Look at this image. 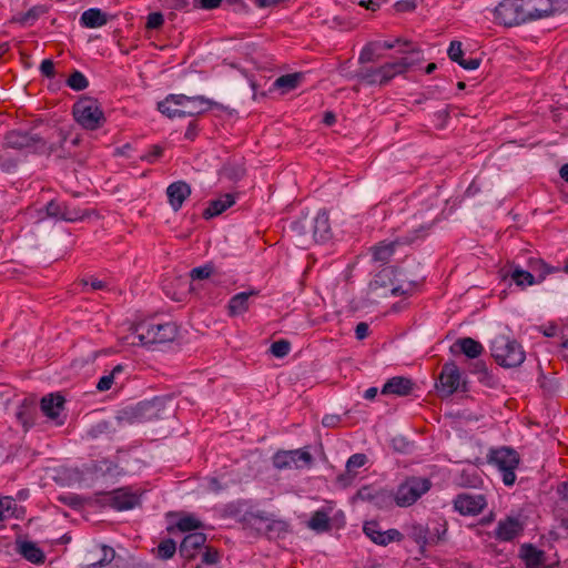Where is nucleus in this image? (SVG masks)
Wrapping results in <instances>:
<instances>
[{"label":"nucleus","mask_w":568,"mask_h":568,"mask_svg":"<svg viewBox=\"0 0 568 568\" xmlns=\"http://www.w3.org/2000/svg\"><path fill=\"white\" fill-rule=\"evenodd\" d=\"M211 102L203 95L169 94L158 103V110L170 119L196 116L210 109Z\"/></svg>","instance_id":"obj_1"},{"label":"nucleus","mask_w":568,"mask_h":568,"mask_svg":"<svg viewBox=\"0 0 568 568\" xmlns=\"http://www.w3.org/2000/svg\"><path fill=\"white\" fill-rule=\"evenodd\" d=\"M491 356L503 367L513 368L520 366L525 361L523 346L507 335H497L490 345Z\"/></svg>","instance_id":"obj_2"},{"label":"nucleus","mask_w":568,"mask_h":568,"mask_svg":"<svg viewBox=\"0 0 568 568\" xmlns=\"http://www.w3.org/2000/svg\"><path fill=\"white\" fill-rule=\"evenodd\" d=\"M3 146L14 150H29L34 153H53L52 144H48L44 138L32 131L11 130L3 138Z\"/></svg>","instance_id":"obj_3"},{"label":"nucleus","mask_w":568,"mask_h":568,"mask_svg":"<svg viewBox=\"0 0 568 568\" xmlns=\"http://www.w3.org/2000/svg\"><path fill=\"white\" fill-rule=\"evenodd\" d=\"M395 271L393 268H383L379 271L374 278L369 282L368 288L372 293L377 296H399L409 295L415 288L416 284L413 281L406 284H396L394 281Z\"/></svg>","instance_id":"obj_4"},{"label":"nucleus","mask_w":568,"mask_h":568,"mask_svg":"<svg viewBox=\"0 0 568 568\" xmlns=\"http://www.w3.org/2000/svg\"><path fill=\"white\" fill-rule=\"evenodd\" d=\"M74 120L87 130H97L105 122L104 113L98 100L90 97L80 98L72 108Z\"/></svg>","instance_id":"obj_5"},{"label":"nucleus","mask_w":568,"mask_h":568,"mask_svg":"<svg viewBox=\"0 0 568 568\" xmlns=\"http://www.w3.org/2000/svg\"><path fill=\"white\" fill-rule=\"evenodd\" d=\"M430 225H419L406 235L396 237L393 241H382L374 245L371 251L373 260L381 263H387L396 248L404 245H410L419 239H424L428 235Z\"/></svg>","instance_id":"obj_6"},{"label":"nucleus","mask_w":568,"mask_h":568,"mask_svg":"<svg viewBox=\"0 0 568 568\" xmlns=\"http://www.w3.org/2000/svg\"><path fill=\"white\" fill-rule=\"evenodd\" d=\"M488 462L497 467L501 473L503 483L506 486H513L516 481V473L520 457L519 454L510 447H500L493 449L488 456Z\"/></svg>","instance_id":"obj_7"},{"label":"nucleus","mask_w":568,"mask_h":568,"mask_svg":"<svg viewBox=\"0 0 568 568\" xmlns=\"http://www.w3.org/2000/svg\"><path fill=\"white\" fill-rule=\"evenodd\" d=\"M430 488L432 483L429 479L423 477H409L397 487L393 499L398 507H409Z\"/></svg>","instance_id":"obj_8"},{"label":"nucleus","mask_w":568,"mask_h":568,"mask_svg":"<svg viewBox=\"0 0 568 568\" xmlns=\"http://www.w3.org/2000/svg\"><path fill=\"white\" fill-rule=\"evenodd\" d=\"M138 337L144 345L172 342L178 335V327L174 323L163 324H140Z\"/></svg>","instance_id":"obj_9"},{"label":"nucleus","mask_w":568,"mask_h":568,"mask_svg":"<svg viewBox=\"0 0 568 568\" xmlns=\"http://www.w3.org/2000/svg\"><path fill=\"white\" fill-rule=\"evenodd\" d=\"M521 0H503L495 7L494 20L505 27L527 23Z\"/></svg>","instance_id":"obj_10"},{"label":"nucleus","mask_w":568,"mask_h":568,"mask_svg":"<svg viewBox=\"0 0 568 568\" xmlns=\"http://www.w3.org/2000/svg\"><path fill=\"white\" fill-rule=\"evenodd\" d=\"M162 400L153 398L136 404L134 407L123 409L121 412V419L128 423H143L160 417Z\"/></svg>","instance_id":"obj_11"},{"label":"nucleus","mask_w":568,"mask_h":568,"mask_svg":"<svg viewBox=\"0 0 568 568\" xmlns=\"http://www.w3.org/2000/svg\"><path fill=\"white\" fill-rule=\"evenodd\" d=\"M313 457L305 449L278 450L272 457L273 466L276 469L303 468L310 466Z\"/></svg>","instance_id":"obj_12"},{"label":"nucleus","mask_w":568,"mask_h":568,"mask_svg":"<svg viewBox=\"0 0 568 568\" xmlns=\"http://www.w3.org/2000/svg\"><path fill=\"white\" fill-rule=\"evenodd\" d=\"M460 385V372L454 362L443 365L436 388L443 397H448L458 390Z\"/></svg>","instance_id":"obj_13"},{"label":"nucleus","mask_w":568,"mask_h":568,"mask_svg":"<svg viewBox=\"0 0 568 568\" xmlns=\"http://www.w3.org/2000/svg\"><path fill=\"white\" fill-rule=\"evenodd\" d=\"M487 506V500L481 494H458L454 499V508L463 516H476Z\"/></svg>","instance_id":"obj_14"},{"label":"nucleus","mask_w":568,"mask_h":568,"mask_svg":"<svg viewBox=\"0 0 568 568\" xmlns=\"http://www.w3.org/2000/svg\"><path fill=\"white\" fill-rule=\"evenodd\" d=\"M363 531L374 544L379 546L400 542L404 538V535L395 528L382 530L376 520L366 521L363 526Z\"/></svg>","instance_id":"obj_15"},{"label":"nucleus","mask_w":568,"mask_h":568,"mask_svg":"<svg viewBox=\"0 0 568 568\" xmlns=\"http://www.w3.org/2000/svg\"><path fill=\"white\" fill-rule=\"evenodd\" d=\"M273 517L274 516L272 514L264 510L250 511L243 516V523L248 526L256 527L257 529H260L257 525L265 524L266 534L270 537H272L273 531L278 534L281 531H286V524L283 520H276Z\"/></svg>","instance_id":"obj_16"},{"label":"nucleus","mask_w":568,"mask_h":568,"mask_svg":"<svg viewBox=\"0 0 568 568\" xmlns=\"http://www.w3.org/2000/svg\"><path fill=\"white\" fill-rule=\"evenodd\" d=\"M403 43L405 49L400 50V52L407 55L397 61L386 63L393 77L404 73L422 59L419 48L415 47L410 41H404Z\"/></svg>","instance_id":"obj_17"},{"label":"nucleus","mask_w":568,"mask_h":568,"mask_svg":"<svg viewBox=\"0 0 568 568\" xmlns=\"http://www.w3.org/2000/svg\"><path fill=\"white\" fill-rule=\"evenodd\" d=\"M527 22L550 17L555 12V0H521Z\"/></svg>","instance_id":"obj_18"},{"label":"nucleus","mask_w":568,"mask_h":568,"mask_svg":"<svg viewBox=\"0 0 568 568\" xmlns=\"http://www.w3.org/2000/svg\"><path fill=\"white\" fill-rule=\"evenodd\" d=\"M109 505L119 511L134 508L139 504V497L129 488H119L106 495Z\"/></svg>","instance_id":"obj_19"},{"label":"nucleus","mask_w":568,"mask_h":568,"mask_svg":"<svg viewBox=\"0 0 568 568\" xmlns=\"http://www.w3.org/2000/svg\"><path fill=\"white\" fill-rule=\"evenodd\" d=\"M206 535L203 532H190L180 544L179 552L185 560H192L203 549Z\"/></svg>","instance_id":"obj_20"},{"label":"nucleus","mask_w":568,"mask_h":568,"mask_svg":"<svg viewBox=\"0 0 568 568\" xmlns=\"http://www.w3.org/2000/svg\"><path fill=\"white\" fill-rule=\"evenodd\" d=\"M518 557L526 568H544L546 565V554L532 544H523L519 547Z\"/></svg>","instance_id":"obj_21"},{"label":"nucleus","mask_w":568,"mask_h":568,"mask_svg":"<svg viewBox=\"0 0 568 568\" xmlns=\"http://www.w3.org/2000/svg\"><path fill=\"white\" fill-rule=\"evenodd\" d=\"M414 382L405 376L389 378L382 387L383 395L407 396L414 389Z\"/></svg>","instance_id":"obj_22"},{"label":"nucleus","mask_w":568,"mask_h":568,"mask_svg":"<svg viewBox=\"0 0 568 568\" xmlns=\"http://www.w3.org/2000/svg\"><path fill=\"white\" fill-rule=\"evenodd\" d=\"M260 292L257 290H250L233 295L227 303L229 316L234 317L246 313L250 308V297H255Z\"/></svg>","instance_id":"obj_23"},{"label":"nucleus","mask_w":568,"mask_h":568,"mask_svg":"<svg viewBox=\"0 0 568 568\" xmlns=\"http://www.w3.org/2000/svg\"><path fill=\"white\" fill-rule=\"evenodd\" d=\"M191 187L184 181H178L170 184L166 189L169 203L174 211L182 207L183 202L190 196Z\"/></svg>","instance_id":"obj_24"},{"label":"nucleus","mask_w":568,"mask_h":568,"mask_svg":"<svg viewBox=\"0 0 568 568\" xmlns=\"http://www.w3.org/2000/svg\"><path fill=\"white\" fill-rule=\"evenodd\" d=\"M523 531V525L517 518L507 517L496 527L495 536L501 541H511Z\"/></svg>","instance_id":"obj_25"},{"label":"nucleus","mask_w":568,"mask_h":568,"mask_svg":"<svg viewBox=\"0 0 568 568\" xmlns=\"http://www.w3.org/2000/svg\"><path fill=\"white\" fill-rule=\"evenodd\" d=\"M65 399L60 394H49L41 399L40 408L42 413L52 420H58L64 408Z\"/></svg>","instance_id":"obj_26"},{"label":"nucleus","mask_w":568,"mask_h":568,"mask_svg":"<svg viewBox=\"0 0 568 568\" xmlns=\"http://www.w3.org/2000/svg\"><path fill=\"white\" fill-rule=\"evenodd\" d=\"M332 511H333L332 505L315 510L312 514V516L307 523V527L311 530H314L318 534L329 531L331 530V517L329 516H331Z\"/></svg>","instance_id":"obj_27"},{"label":"nucleus","mask_w":568,"mask_h":568,"mask_svg":"<svg viewBox=\"0 0 568 568\" xmlns=\"http://www.w3.org/2000/svg\"><path fill=\"white\" fill-rule=\"evenodd\" d=\"M452 353H463L468 358H477L479 357L483 352L484 347L483 345L475 341L471 337H462L458 338L450 347Z\"/></svg>","instance_id":"obj_28"},{"label":"nucleus","mask_w":568,"mask_h":568,"mask_svg":"<svg viewBox=\"0 0 568 568\" xmlns=\"http://www.w3.org/2000/svg\"><path fill=\"white\" fill-rule=\"evenodd\" d=\"M331 236L329 217L326 211L317 212L313 220V237L316 242H324Z\"/></svg>","instance_id":"obj_29"},{"label":"nucleus","mask_w":568,"mask_h":568,"mask_svg":"<svg viewBox=\"0 0 568 568\" xmlns=\"http://www.w3.org/2000/svg\"><path fill=\"white\" fill-rule=\"evenodd\" d=\"M234 203L235 199L232 194H224L209 203V206L203 212V216L204 219H212L217 216L231 207Z\"/></svg>","instance_id":"obj_30"},{"label":"nucleus","mask_w":568,"mask_h":568,"mask_svg":"<svg viewBox=\"0 0 568 568\" xmlns=\"http://www.w3.org/2000/svg\"><path fill=\"white\" fill-rule=\"evenodd\" d=\"M528 268L535 275L537 284L545 281L547 275L559 272V267L548 265L544 260L537 257H530L528 260Z\"/></svg>","instance_id":"obj_31"},{"label":"nucleus","mask_w":568,"mask_h":568,"mask_svg":"<svg viewBox=\"0 0 568 568\" xmlns=\"http://www.w3.org/2000/svg\"><path fill=\"white\" fill-rule=\"evenodd\" d=\"M80 22L85 28H100L106 24L108 18L100 9L91 8L81 14Z\"/></svg>","instance_id":"obj_32"},{"label":"nucleus","mask_w":568,"mask_h":568,"mask_svg":"<svg viewBox=\"0 0 568 568\" xmlns=\"http://www.w3.org/2000/svg\"><path fill=\"white\" fill-rule=\"evenodd\" d=\"M37 410L32 404H28L26 400L18 408L16 414L18 422L23 426L26 430L31 428L36 422Z\"/></svg>","instance_id":"obj_33"},{"label":"nucleus","mask_w":568,"mask_h":568,"mask_svg":"<svg viewBox=\"0 0 568 568\" xmlns=\"http://www.w3.org/2000/svg\"><path fill=\"white\" fill-rule=\"evenodd\" d=\"M20 552L28 561L32 564H43L45 560L43 551L30 541H26L21 545Z\"/></svg>","instance_id":"obj_34"},{"label":"nucleus","mask_w":568,"mask_h":568,"mask_svg":"<svg viewBox=\"0 0 568 568\" xmlns=\"http://www.w3.org/2000/svg\"><path fill=\"white\" fill-rule=\"evenodd\" d=\"M510 278L517 286L525 287L537 284L535 275L528 270L525 271L520 266H515L511 271Z\"/></svg>","instance_id":"obj_35"},{"label":"nucleus","mask_w":568,"mask_h":568,"mask_svg":"<svg viewBox=\"0 0 568 568\" xmlns=\"http://www.w3.org/2000/svg\"><path fill=\"white\" fill-rule=\"evenodd\" d=\"M367 462V457L365 454H354L352 455L346 463V475H341L338 477L339 481H345L346 478H353L355 474V469L363 467Z\"/></svg>","instance_id":"obj_36"},{"label":"nucleus","mask_w":568,"mask_h":568,"mask_svg":"<svg viewBox=\"0 0 568 568\" xmlns=\"http://www.w3.org/2000/svg\"><path fill=\"white\" fill-rule=\"evenodd\" d=\"M87 215L85 211L62 202L60 220L65 222H77L82 221Z\"/></svg>","instance_id":"obj_37"},{"label":"nucleus","mask_w":568,"mask_h":568,"mask_svg":"<svg viewBox=\"0 0 568 568\" xmlns=\"http://www.w3.org/2000/svg\"><path fill=\"white\" fill-rule=\"evenodd\" d=\"M357 498L362 500H368V501H375V504H378V500H384L386 497L390 498L392 495L386 494V491L379 489V490H373L371 487H362L357 491Z\"/></svg>","instance_id":"obj_38"},{"label":"nucleus","mask_w":568,"mask_h":568,"mask_svg":"<svg viewBox=\"0 0 568 568\" xmlns=\"http://www.w3.org/2000/svg\"><path fill=\"white\" fill-rule=\"evenodd\" d=\"M221 174L231 181H239L245 175V169L240 163H226L223 165Z\"/></svg>","instance_id":"obj_39"},{"label":"nucleus","mask_w":568,"mask_h":568,"mask_svg":"<svg viewBox=\"0 0 568 568\" xmlns=\"http://www.w3.org/2000/svg\"><path fill=\"white\" fill-rule=\"evenodd\" d=\"M428 528L422 524H414L409 528V537L422 547L428 544Z\"/></svg>","instance_id":"obj_40"},{"label":"nucleus","mask_w":568,"mask_h":568,"mask_svg":"<svg viewBox=\"0 0 568 568\" xmlns=\"http://www.w3.org/2000/svg\"><path fill=\"white\" fill-rule=\"evenodd\" d=\"M302 79V75L300 73H290L285 75H281L275 81V87L278 89H284L286 91L295 89L300 81Z\"/></svg>","instance_id":"obj_41"},{"label":"nucleus","mask_w":568,"mask_h":568,"mask_svg":"<svg viewBox=\"0 0 568 568\" xmlns=\"http://www.w3.org/2000/svg\"><path fill=\"white\" fill-rule=\"evenodd\" d=\"M357 78L366 84H382L379 68H362Z\"/></svg>","instance_id":"obj_42"},{"label":"nucleus","mask_w":568,"mask_h":568,"mask_svg":"<svg viewBox=\"0 0 568 568\" xmlns=\"http://www.w3.org/2000/svg\"><path fill=\"white\" fill-rule=\"evenodd\" d=\"M62 202L51 200L39 211V220L47 217L60 220Z\"/></svg>","instance_id":"obj_43"},{"label":"nucleus","mask_w":568,"mask_h":568,"mask_svg":"<svg viewBox=\"0 0 568 568\" xmlns=\"http://www.w3.org/2000/svg\"><path fill=\"white\" fill-rule=\"evenodd\" d=\"M202 523L192 515L181 517L175 525V527L182 532H195L194 530L202 528Z\"/></svg>","instance_id":"obj_44"},{"label":"nucleus","mask_w":568,"mask_h":568,"mask_svg":"<svg viewBox=\"0 0 568 568\" xmlns=\"http://www.w3.org/2000/svg\"><path fill=\"white\" fill-rule=\"evenodd\" d=\"M67 84L72 90L82 91L89 87V81L82 72L75 70L68 78Z\"/></svg>","instance_id":"obj_45"},{"label":"nucleus","mask_w":568,"mask_h":568,"mask_svg":"<svg viewBox=\"0 0 568 568\" xmlns=\"http://www.w3.org/2000/svg\"><path fill=\"white\" fill-rule=\"evenodd\" d=\"M45 12H47V10H45L44 7H42V6H34L31 9H29L27 12H24L19 18V21L23 26H32Z\"/></svg>","instance_id":"obj_46"},{"label":"nucleus","mask_w":568,"mask_h":568,"mask_svg":"<svg viewBox=\"0 0 568 568\" xmlns=\"http://www.w3.org/2000/svg\"><path fill=\"white\" fill-rule=\"evenodd\" d=\"M176 551V544L173 539L168 538L162 540L158 546V557L168 560L174 556Z\"/></svg>","instance_id":"obj_47"},{"label":"nucleus","mask_w":568,"mask_h":568,"mask_svg":"<svg viewBox=\"0 0 568 568\" xmlns=\"http://www.w3.org/2000/svg\"><path fill=\"white\" fill-rule=\"evenodd\" d=\"M122 372H123V366L116 365L109 375H104L99 379V382L97 384V388L100 392L109 390L112 387L115 375L119 373H122Z\"/></svg>","instance_id":"obj_48"},{"label":"nucleus","mask_w":568,"mask_h":568,"mask_svg":"<svg viewBox=\"0 0 568 568\" xmlns=\"http://www.w3.org/2000/svg\"><path fill=\"white\" fill-rule=\"evenodd\" d=\"M291 351V343L286 339H280L272 343L270 352L277 358L285 357Z\"/></svg>","instance_id":"obj_49"},{"label":"nucleus","mask_w":568,"mask_h":568,"mask_svg":"<svg viewBox=\"0 0 568 568\" xmlns=\"http://www.w3.org/2000/svg\"><path fill=\"white\" fill-rule=\"evenodd\" d=\"M378 42H371L367 43L361 51L358 61L361 63H367V62H374L377 58L376 50H377Z\"/></svg>","instance_id":"obj_50"},{"label":"nucleus","mask_w":568,"mask_h":568,"mask_svg":"<svg viewBox=\"0 0 568 568\" xmlns=\"http://www.w3.org/2000/svg\"><path fill=\"white\" fill-rule=\"evenodd\" d=\"M213 266L211 264H206L203 266L194 267L190 272V276L192 280H206L213 274Z\"/></svg>","instance_id":"obj_51"},{"label":"nucleus","mask_w":568,"mask_h":568,"mask_svg":"<svg viewBox=\"0 0 568 568\" xmlns=\"http://www.w3.org/2000/svg\"><path fill=\"white\" fill-rule=\"evenodd\" d=\"M447 54L452 61L458 63V61L462 60V58L464 57V52L462 49V42L452 41L449 44V48L447 50Z\"/></svg>","instance_id":"obj_52"},{"label":"nucleus","mask_w":568,"mask_h":568,"mask_svg":"<svg viewBox=\"0 0 568 568\" xmlns=\"http://www.w3.org/2000/svg\"><path fill=\"white\" fill-rule=\"evenodd\" d=\"M204 551L202 554V561L206 565L216 564L220 559L219 551L215 548L206 547L204 545Z\"/></svg>","instance_id":"obj_53"},{"label":"nucleus","mask_w":568,"mask_h":568,"mask_svg":"<svg viewBox=\"0 0 568 568\" xmlns=\"http://www.w3.org/2000/svg\"><path fill=\"white\" fill-rule=\"evenodd\" d=\"M12 504L13 499L10 497L0 498V520H4L12 515Z\"/></svg>","instance_id":"obj_54"},{"label":"nucleus","mask_w":568,"mask_h":568,"mask_svg":"<svg viewBox=\"0 0 568 568\" xmlns=\"http://www.w3.org/2000/svg\"><path fill=\"white\" fill-rule=\"evenodd\" d=\"M164 23L163 14L160 12H152L148 16L146 28L159 29Z\"/></svg>","instance_id":"obj_55"},{"label":"nucleus","mask_w":568,"mask_h":568,"mask_svg":"<svg viewBox=\"0 0 568 568\" xmlns=\"http://www.w3.org/2000/svg\"><path fill=\"white\" fill-rule=\"evenodd\" d=\"M40 72L43 77L52 79L55 75L54 63L50 59H44L40 64Z\"/></svg>","instance_id":"obj_56"},{"label":"nucleus","mask_w":568,"mask_h":568,"mask_svg":"<svg viewBox=\"0 0 568 568\" xmlns=\"http://www.w3.org/2000/svg\"><path fill=\"white\" fill-rule=\"evenodd\" d=\"M458 64L465 70H476L480 65V60L477 58H468L458 61Z\"/></svg>","instance_id":"obj_57"},{"label":"nucleus","mask_w":568,"mask_h":568,"mask_svg":"<svg viewBox=\"0 0 568 568\" xmlns=\"http://www.w3.org/2000/svg\"><path fill=\"white\" fill-rule=\"evenodd\" d=\"M416 0H402L395 3V8L399 12L412 11L416 7Z\"/></svg>","instance_id":"obj_58"},{"label":"nucleus","mask_w":568,"mask_h":568,"mask_svg":"<svg viewBox=\"0 0 568 568\" xmlns=\"http://www.w3.org/2000/svg\"><path fill=\"white\" fill-rule=\"evenodd\" d=\"M102 550H103L104 557L101 560H99V562L91 565L92 567L103 566L104 564L110 562L113 559V557H114L113 548L103 546Z\"/></svg>","instance_id":"obj_59"},{"label":"nucleus","mask_w":568,"mask_h":568,"mask_svg":"<svg viewBox=\"0 0 568 568\" xmlns=\"http://www.w3.org/2000/svg\"><path fill=\"white\" fill-rule=\"evenodd\" d=\"M368 325L365 322H361L356 325L355 335L358 339H364L368 336Z\"/></svg>","instance_id":"obj_60"},{"label":"nucleus","mask_w":568,"mask_h":568,"mask_svg":"<svg viewBox=\"0 0 568 568\" xmlns=\"http://www.w3.org/2000/svg\"><path fill=\"white\" fill-rule=\"evenodd\" d=\"M379 73H381L379 79H381L382 84L387 83L388 81H390L394 78L386 63L379 67Z\"/></svg>","instance_id":"obj_61"},{"label":"nucleus","mask_w":568,"mask_h":568,"mask_svg":"<svg viewBox=\"0 0 568 568\" xmlns=\"http://www.w3.org/2000/svg\"><path fill=\"white\" fill-rule=\"evenodd\" d=\"M341 418L337 415H326L323 417L322 424L325 427H336Z\"/></svg>","instance_id":"obj_62"},{"label":"nucleus","mask_w":568,"mask_h":568,"mask_svg":"<svg viewBox=\"0 0 568 568\" xmlns=\"http://www.w3.org/2000/svg\"><path fill=\"white\" fill-rule=\"evenodd\" d=\"M201 8L203 9H207V10H211V9H215L217 7H220V4L222 3V0H197Z\"/></svg>","instance_id":"obj_63"},{"label":"nucleus","mask_w":568,"mask_h":568,"mask_svg":"<svg viewBox=\"0 0 568 568\" xmlns=\"http://www.w3.org/2000/svg\"><path fill=\"white\" fill-rule=\"evenodd\" d=\"M557 329H558L557 325H556V324H552V323H550V324H548V325H546V326H542V327L540 328V331L542 332V334H544L545 336H547V337H554V336L557 334Z\"/></svg>","instance_id":"obj_64"}]
</instances>
